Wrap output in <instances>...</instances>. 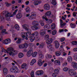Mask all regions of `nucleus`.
<instances>
[{
	"label": "nucleus",
	"mask_w": 77,
	"mask_h": 77,
	"mask_svg": "<svg viewBox=\"0 0 77 77\" xmlns=\"http://www.w3.org/2000/svg\"><path fill=\"white\" fill-rule=\"evenodd\" d=\"M38 64L39 66H42V60L41 59H39L38 61Z\"/></svg>",
	"instance_id": "b1692460"
},
{
	"label": "nucleus",
	"mask_w": 77,
	"mask_h": 77,
	"mask_svg": "<svg viewBox=\"0 0 77 77\" xmlns=\"http://www.w3.org/2000/svg\"><path fill=\"white\" fill-rule=\"evenodd\" d=\"M16 42L17 44H21V39L20 38H18Z\"/></svg>",
	"instance_id": "4c0bfd02"
},
{
	"label": "nucleus",
	"mask_w": 77,
	"mask_h": 77,
	"mask_svg": "<svg viewBox=\"0 0 77 77\" xmlns=\"http://www.w3.org/2000/svg\"><path fill=\"white\" fill-rule=\"evenodd\" d=\"M30 75L32 77H34V71H31Z\"/></svg>",
	"instance_id": "603ef678"
},
{
	"label": "nucleus",
	"mask_w": 77,
	"mask_h": 77,
	"mask_svg": "<svg viewBox=\"0 0 77 77\" xmlns=\"http://www.w3.org/2000/svg\"><path fill=\"white\" fill-rule=\"evenodd\" d=\"M68 73L70 76L75 75L74 77H77V73L73 69H70L69 70Z\"/></svg>",
	"instance_id": "f257e3e1"
},
{
	"label": "nucleus",
	"mask_w": 77,
	"mask_h": 77,
	"mask_svg": "<svg viewBox=\"0 0 77 77\" xmlns=\"http://www.w3.org/2000/svg\"><path fill=\"white\" fill-rule=\"evenodd\" d=\"M8 54L10 56H14L13 52L12 51L8 52Z\"/></svg>",
	"instance_id": "3c124183"
},
{
	"label": "nucleus",
	"mask_w": 77,
	"mask_h": 77,
	"mask_svg": "<svg viewBox=\"0 0 77 77\" xmlns=\"http://www.w3.org/2000/svg\"><path fill=\"white\" fill-rule=\"evenodd\" d=\"M24 56V54L23 53L20 52L18 54V57L19 58H22Z\"/></svg>",
	"instance_id": "bb28decb"
},
{
	"label": "nucleus",
	"mask_w": 77,
	"mask_h": 77,
	"mask_svg": "<svg viewBox=\"0 0 77 77\" xmlns=\"http://www.w3.org/2000/svg\"><path fill=\"white\" fill-rule=\"evenodd\" d=\"M60 25H61V27H63L65 25H66V23H63V22L62 21V20L60 19Z\"/></svg>",
	"instance_id": "a878e982"
},
{
	"label": "nucleus",
	"mask_w": 77,
	"mask_h": 77,
	"mask_svg": "<svg viewBox=\"0 0 77 77\" xmlns=\"http://www.w3.org/2000/svg\"><path fill=\"white\" fill-rule=\"evenodd\" d=\"M67 60L69 62H71L72 60V57L71 56H69L67 57Z\"/></svg>",
	"instance_id": "cd10ccee"
},
{
	"label": "nucleus",
	"mask_w": 77,
	"mask_h": 77,
	"mask_svg": "<svg viewBox=\"0 0 77 77\" xmlns=\"http://www.w3.org/2000/svg\"><path fill=\"white\" fill-rule=\"evenodd\" d=\"M72 65L73 66L74 70L77 69V64L76 63L73 62L72 63Z\"/></svg>",
	"instance_id": "6e6552de"
},
{
	"label": "nucleus",
	"mask_w": 77,
	"mask_h": 77,
	"mask_svg": "<svg viewBox=\"0 0 77 77\" xmlns=\"http://www.w3.org/2000/svg\"><path fill=\"white\" fill-rule=\"evenodd\" d=\"M6 77H15L13 75H8Z\"/></svg>",
	"instance_id": "e2e57ef3"
},
{
	"label": "nucleus",
	"mask_w": 77,
	"mask_h": 77,
	"mask_svg": "<svg viewBox=\"0 0 77 77\" xmlns=\"http://www.w3.org/2000/svg\"><path fill=\"white\" fill-rule=\"evenodd\" d=\"M26 32H22L21 33V36L23 38H25Z\"/></svg>",
	"instance_id": "37998d69"
},
{
	"label": "nucleus",
	"mask_w": 77,
	"mask_h": 77,
	"mask_svg": "<svg viewBox=\"0 0 77 77\" xmlns=\"http://www.w3.org/2000/svg\"><path fill=\"white\" fill-rule=\"evenodd\" d=\"M51 11H48L47 12L45 13V15L46 16H50V15H51Z\"/></svg>",
	"instance_id": "72a5a7b5"
},
{
	"label": "nucleus",
	"mask_w": 77,
	"mask_h": 77,
	"mask_svg": "<svg viewBox=\"0 0 77 77\" xmlns=\"http://www.w3.org/2000/svg\"><path fill=\"white\" fill-rule=\"evenodd\" d=\"M54 63L56 65H60V62L59 60H55L54 61Z\"/></svg>",
	"instance_id": "a211bd4d"
},
{
	"label": "nucleus",
	"mask_w": 77,
	"mask_h": 77,
	"mask_svg": "<svg viewBox=\"0 0 77 77\" xmlns=\"http://www.w3.org/2000/svg\"><path fill=\"white\" fill-rule=\"evenodd\" d=\"M10 70L11 72H18V69L16 66H13L12 68Z\"/></svg>",
	"instance_id": "f03ea898"
},
{
	"label": "nucleus",
	"mask_w": 77,
	"mask_h": 77,
	"mask_svg": "<svg viewBox=\"0 0 77 77\" xmlns=\"http://www.w3.org/2000/svg\"><path fill=\"white\" fill-rule=\"evenodd\" d=\"M44 47V45L43 43H41L39 46L40 48H43Z\"/></svg>",
	"instance_id": "e433bc0d"
},
{
	"label": "nucleus",
	"mask_w": 77,
	"mask_h": 77,
	"mask_svg": "<svg viewBox=\"0 0 77 77\" xmlns=\"http://www.w3.org/2000/svg\"><path fill=\"white\" fill-rule=\"evenodd\" d=\"M54 43L55 44V46L56 48H58L59 47L60 45H59V43L57 41H56L54 42Z\"/></svg>",
	"instance_id": "f8f14e48"
},
{
	"label": "nucleus",
	"mask_w": 77,
	"mask_h": 77,
	"mask_svg": "<svg viewBox=\"0 0 77 77\" xmlns=\"http://www.w3.org/2000/svg\"><path fill=\"white\" fill-rule=\"evenodd\" d=\"M43 19H45V20H46L48 22V23L50 24L53 22V20L51 19H48L47 18L46 16H44L42 17Z\"/></svg>",
	"instance_id": "20e7f679"
},
{
	"label": "nucleus",
	"mask_w": 77,
	"mask_h": 77,
	"mask_svg": "<svg viewBox=\"0 0 77 77\" xmlns=\"http://www.w3.org/2000/svg\"><path fill=\"white\" fill-rule=\"evenodd\" d=\"M6 29H3L2 30L1 33H0V35H2L1 33H5L6 32Z\"/></svg>",
	"instance_id": "6e6d98bb"
},
{
	"label": "nucleus",
	"mask_w": 77,
	"mask_h": 77,
	"mask_svg": "<svg viewBox=\"0 0 77 77\" xmlns=\"http://www.w3.org/2000/svg\"><path fill=\"white\" fill-rule=\"evenodd\" d=\"M29 1H27L25 2V4L26 5H29Z\"/></svg>",
	"instance_id": "774afa93"
},
{
	"label": "nucleus",
	"mask_w": 77,
	"mask_h": 77,
	"mask_svg": "<svg viewBox=\"0 0 77 77\" xmlns=\"http://www.w3.org/2000/svg\"><path fill=\"white\" fill-rule=\"evenodd\" d=\"M36 16V15L34 14H33L31 15L29 17V20H33V19H34L35 18V17Z\"/></svg>",
	"instance_id": "f3484780"
},
{
	"label": "nucleus",
	"mask_w": 77,
	"mask_h": 77,
	"mask_svg": "<svg viewBox=\"0 0 77 77\" xmlns=\"http://www.w3.org/2000/svg\"><path fill=\"white\" fill-rule=\"evenodd\" d=\"M32 24L34 26H38L39 25V23L36 21H34L32 22Z\"/></svg>",
	"instance_id": "4be33fe9"
},
{
	"label": "nucleus",
	"mask_w": 77,
	"mask_h": 77,
	"mask_svg": "<svg viewBox=\"0 0 77 77\" xmlns=\"http://www.w3.org/2000/svg\"><path fill=\"white\" fill-rule=\"evenodd\" d=\"M11 40L10 38H8L3 41V42L4 44H8L9 43H11Z\"/></svg>",
	"instance_id": "39448f33"
},
{
	"label": "nucleus",
	"mask_w": 77,
	"mask_h": 77,
	"mask_svg": "<svg viewBox=\"0 0 77 77\" xmlns=\"http://www.w3.org/2000/svg\"><path fill=\"white\" fill-rule=\"evenodd\" d=\"M50 25L48 24H47L46 25H45L44 27V29L45 30H47L48 29H49V28H50Z\"/></svg>",
	"instance_id": "c756f323"
},
{
	"label": "nucleus",
	"mask_w": 77,
	"mask_h": 77,
	"mask_svg": "<svg viewBox=\"0 0 77 77\" xmlns=\"http://www.w3.org/2000/svg\"><path fill=\"white\" fill-rule=\"evenodd\" d=\"M56 27V25H55V24L52 23L51 25V29L52 30H54V29H55Z\"/></svg>",
	"instance_id": "f704fd0d"
},
{
	"label": "nucleus",
	"mask_w": 77,
	"mask_h": 77,
	"mask_svg": "<svg viewBox=\"0 0 77 77\" xmlns=\"http://www.w3.org/2000/svg\"><path fill=\"white\" fill-rule=\"evenodd\" d=\"M30 8L28 7L26 9V12H30Z\"/></svg>",
	"instance_id": "de8ad7c7"
},
{
	"label": "nucleus",
	"mask_w": 77,
	"mask_h": 77,
	"mask_svg": "<svg viewBox=\"0 0 77 77\" xmlns=\"http://www.w3.org/2000/svg\"><path fill=\"white\" fill-rule=\"evenodd\" d=\"M44 8L45 10H49L50 8V7L49 5L47 4L44 5Z\"/></svg>",
	"instance_id": "9b49d317"
},
{
	"label": "nucleus",
	"mask_w": 77,
	"mask_h": 77,
	"mask_svg": "<svg viewBox=\"0 0 77 77\" xmlns=\"http://www.w3.org/2000/svg\"><path fill=\"white\" fill-rule=\"evenodd\" d=\"M32 35V34L30 32H25V36H26V37H28L29 38Z\"/></svg>",
	"instance_id": "2eb2a0df"
},
{
	"label": "nucleus",
	"mask_w": 77,
	"mask_h": 77,
	"mask_svg": "<svg viewBox=\"0 0 77 77\" xmlns=\"http://www.w3.org/2000/svg\"><path fill=\"white\" fill-rule=\"evenodd\" d=\"M53 39L52 38H48L46 41V44H47L48 45L50 44L53 42Z\"/></svg>",
	"instance_id": "1a4fd4ad"
},
{
	"label": "nucleus",
	"mask_w": 77,
	"mask_h": 77,
	"mask_svg": "<svg viewBox=\"0 0 77 77\" xmlns=\"http://www.w3.org/2000/svg\"><path fill=\"white\" fill-rule=\"evenodd\" d=\"M63 70L64 71H68V69L67 67H65L63 69Z\"/></svg>",
	"instance_id": "4d7b16f0"
},
{
	"label": "nucleus",
	"mask_w": 77,
	"mask_h": 77,
	"mask_svg": "<svg viewBox=\"0 0 77 77\" xmlns=\"http://www.w3.org/2000/svg\"><path fill=\"white\" fill-rule=\"evenodd\" d=\"M22 27L26 30H29V25L27 24H24L22 25Z\"/></svg>",
	"instance_id": "423d86ee"
},
{
	"label": "nucleus",
	"mask_w": 77,
	"mask_h": 77,
	"mask_svg": "<svg viewBox=\"0 0 77 77\" xmlns=\"http://www.w3.org/2000/svg\"><path fill=\"white\" fill-rule=\"evenodd\" d=\"M72 44L73 45H77V41H73L72 42Z\"/></svg>",
	"instance_id": "5fc2aeb1"
},
{
	"label": "nucleus",
	"mask_w": 77,
	"mask_h": 77,
	"mask_svg": "<svg viewBox=\"0 0 77 77\" xmlns=\"http://www.w3.org/2000/svg\"><path fill=\"white\" fill-rule=\"evenodd\" d=\"M29 38H30L29 40L31 42H33V41H34V40L35 39V36H32V35L30 36V37Z\"/></svg>",
	"instance_id": "5701e85b"
},
{
	"label": "nucleus",
	"mask_w": 77,
	"mask_h": 77,
	"mask_svg": "<svg viewBox=\"0 0 77 77\" xmlns=\"http://www.w3.org/2000/svg\"><path fill=\"white\" fill-rule=\"evenodd\" d=\"M44 73V72L42 70H39L36 72V74L39 75H42Z\"/></svg>",
	"instance_id": "ddd939ff"
},
{
	"label": "nucleus",
	"mask_w": 77,
	"mask_h": 77,
	"mask_svg": "<svg viewBox=\"0 0 77 77\" xmlns=\"http://www.w3.org/2000/svg\"><path fill=\"white\" fill-rule=\"evenodd\" d=\"M59 72V70L57 69H56L54 70V73L55 74H56L57 75L58 73Z\"/></svg>",
	"instance_id": "a19ab883"
},
{
	"label": "nucleus",
	"mask_w": 77,
	"mask_h": 77,
	"mask_svg": "<svg viewBox=\"0 0 77 77\" xmlns=\"http://www.w3.org/2000/svg\"><path fill=\"white\" fill-rule=\"evenodd\" d=\"M27 47H28V44L27 43H26L25 44H21L19 45V48L20 49L24 48H26Z\"/></svg>",
	"instance_id": "7ed1b4c3"
},
{
	"label": "nucleus",
	"mask_w": 77,
	"mask_h": 77,
	"mask_svg": "<svg viewBox=\"0 0 77 77\" xmlns=\"http://www.w3.org/2000/svg\"><path fill=\"white\" fill-rule=\"evenodd\" d=\"M39 23L41 24L42 26H44V21H43L40 20L39 21Z\"/></svg>",
	"instance_id": "a18cd8bd"
},
{
	"label": "nucleus",
	"mask_w": 77,
	"mask_h": 77,
	"mask_svg": "<svg viewBox=\"0 0 77 77\" xmlns=\"http://www.w3.org/2000/svg\"><path fill=\"white\" fill-rule=\"evenodd\" d=\"M21 67L23 69L25 68V69H26V67H27V64L25 63H23L21 66Z\"/></svg>",
	"instance_id": "7c9ffc66"
},
{
	"label": "nucleus",
	"mask_w": 77,
	"mask_h": 77,
	"mask_svg": "<svg viewBox=\"0 0 77 77\" xmlns=\"http://www.w3.org/2000/svg\"><path fill=\"white\" fill-rule=\"evenodd\" d=\"M42 3V2L41 0H37V1H35L34 2V4L35 5H38L39 4H41Z\"/></svg>",
	"instance_id": "4468645a"
},
{
	"label": "nucleus",
	"mask_w": 77,
	"mask_h": 77,
	"mask_svg": "<svg viewBox=\"0 0 77 77\" xmlns=\"http://www.w3.org/2000/svg\"><path fill=\"white\" fill-rule=\"evenodd\" d=\"M36 59H32V61L30 63V65H33L34 64V63H36Z\"/></svg>",
	"instance_id": "aec40b11"
},
{
	"label": "nucleus",
	"mask_w": 77,
	"mask_h": 77,
	"mask_svg": "<svg viewBox=\"0 0 77 77\" xmlns=\"http://www.w3.org/2000/svg\"><path fill=\"white\" fill-rule=\"evenodd\" d=\"M7 50L8 51L11 52L13 51V49L12 47H10L7 49Z\"/></svg>",
	"instance_id": "79ce46f5"
},
{
	"label": "nucleus",
	"mask_w": 77,
	"mask_h": 77,
	"mask_svg": "<svg viewBox=\"0 0 77 77\" xmlns=\"http://www.w3.org/2000/svg\"><path fill=\"white\" fill-rule=\"evenodd\" d=\"M38 53L39 55V59H43L44 58V55L42 54V52L41 51H38Z\"/></svg>",
	"instance_id": "9d476101"
},
{
	"label": "nucleus",
	"mask_w": 77,
	"mask_h": 77,
	"mask_svg": "<svg viewBox=\"0 0 77 77\" xmlns=\"http://www.w3.org/2000/svg\"><path fill=\"white\" fill-rule=\"evenodd\" d=\"M48 58L49 59H50V58H51L52 57V56L51 55L48 54L47 55Z\"/></svg>",
	"instance_id": "052dcab7"
},
{
	"label": "nucleus",
	"mask_w": 77,
	"mask_h": 77,
	"mask_svg": "<svg viewBox=\"0 0 77 77\" xmlns=\"http://www.w3.org/2000/svg\"><path fill=\"white\" fill-rule=\"evenodd\" d=\"M5 4H6L7 7H9V6H11V4L8 3H5Z\"/></svg>",
	"instance_id": "0e129e2a"
},
{
	"label": "nucleus",
	"mask_w": 77,
	"mask_h": 77,
	"mask_svg": "<svg viewBox=\"0 0 77 77\" xmlns=\"http://www.w3.org/2000/svg\"><path fill=\"white\" fill-rule=\"evenodd\" d=\"M40 34L42 36H44V35L45 34V31L40 32Z\"/></svg>",
	"instance_id": "ea45409f"
},
{
	"label": "nucleus",
	"mask_w": 77,
	"mask_h": 77,
	"mask_svg": "<svg viewBox=\"0 0 77 77\" xmlns=\"http://www.w3.org/2000/svg\"><path fill=\"white\" fill-rule=\"evenodd\" d=\"M68 63H64L63 64V66H66Z\"/></svg>",
	"instance_id": "69168bd1"
},
{
	"label": "nucleus",
	"mask_w": 77,
	"mask_h": 77,
	"mask_svg": "<svg viewBox=\"0 0 77 77\" xmlns=\"http://www.w3.org/2000/svg\"><path fill=\"white\" fill-rule=\"evenodd\" d=\"M38 54V52H35L32 54V57H35Z\"/></svg>",
	"instance_id": "473e14b6"
},
{
	"label": "nucleus",
	"mask_w": 77,
	"mask_h": 77,
	"mask_svg": "<svg viewBox=\"0 0 77 77\" xmlns=\"http://www.w3.org/2000/svg\"><path fill=\"white\" fill-rule=\"evenodd\" d=\"M55 54L57 56H60L61 55V52L60 51H57L55 52Z\"/></svg>",
	"instance_id": "c85d7f7f"
},
{
	"label": "nucleus",
	"mask_w": 77,
	"mask_h": 77,
	"mask_svg": "<svg viewBox=\"0 0 77 77\" xmlns=\"http://www.w3.org/2000/svg\"><path fill=\"white\" fill-rule=\"evenodd\" d=\"M65 38H61L60 39V41H61V42H63V41H64L65 40Z\"/></svg>",
	"instance_id": "680f3d73"
},
{
	"label": "nucleus",
	"mask_w": 77,
	"mask_h": 77,
	"mask_svg": "<svg viewBox=\"0 0 77 77\" xmlns=\"http://www.w3.org/2000/svg\"><path fill=\"white\" fill-rule=\"evenodd\" d=\"M34 33L35 34V35L36 36H37L39 34V33H38V32L36 31L34 32Z\"/></svg>",
	"instance_id": "bf43d9fd"
},
{
	"label": "nucleus",
	"mask_w": 77,
	"mask_h": 77,
	"mask_svg": "<svg viewBox=\"0 0 77 77\" xmlns=\"http://www.w3.org/2000/svg\"><path fill=\"white\" fill-rule=\"evenodd\" d=\"M14 27L16 30H20V26L16 24L14 26Z\"/></svg>",
	"instance_id": "c9c22d12"
},
{
	"label": "nucleus",
	"mask_w": 77,
	"mask_h": 77,
	"mask_svg": "<svg viewBox=\"0 0 77 77\" xmlns=\"http://www.w3.org/2000/svg\"><path fill=\"white\" fill-rule=\"evenodd\" d=\"M41 27L39 26H35V30H37V29H40Z\"/></svg>",
	"instance_id": "13d9d810"
},
{
	"label": "nucleus",
	"mask_w": 77,
	"mask_h": 77,
	"mask_svg": "<svg viewBox=\"0 0 77 77\" xmlns=\"http://www.w3.org/2000/svg\"><path fill=\"white\" fill-rule=\"evenodd\" d=\"M70 25L71 27V28H72L73 29L75 28V23L73 24L72 23H70Z\"/></svg>",
	"instance_id": "58836bf2"
},
{
	"label": "nucleus",
	"mask_w": 77,
	"mask_h": 77,
	"mask_svg": "<svg viewBox=\"0 0 77 77\" xmlns=\"http://www.w3.org/2000/svg\"><path fill=\"white\" fill-rule=\"evenodd\" d=\"M33 49H30L28 52H27L26 55L28 57H30L32 56V54H33Z\"/></svg>",
	"instance_id": "0eeeda50"
},
{
	"label": "nucleus",
	"mask_w": 77,
	"mask_h": 77,
	"mask_svg": "<svg viewBox=\"0 0 77 77\" xmlns=\"http://www.w3.org/2000/svg\"><path fill=\"white\" fill-rule=\"evenodd\" d=\"M74 59L75 60H77V54H75L74 55Z\"/></svg>",
	"instance_id": "864d4df0"
},
{
	"label": "nucleus",
	"mask_w": 77,
	"mask_h": 77,
	"mask_svg": "<svg viewBox=\"0 0 77 77\" xmlns=\"http://www.w3.org/2000/svg\"><path fill=\"white\" fill-rule=\"evenodd\" d=\"M3 71L5 75H7V73H8V69H7V68H4L3 70Z\"/></svg>",
	"instance_id": "6ab92c4d"
},
{
	"label": "nucleus",
	"mask_w": 77,
	"mask_h": 77,
	"mask_svg": "<svg viewBox=\"0 0 77 77\" xmlns=\"http://www.w3.org/2000/svg\"><path fill=\"white\" fill-rule=\"evenodd\" d=\"M50 2L53 5H56L57 4L56 1L55 0H50Z\"/></svg>",
	"instance_id": "2f4dec72"
},
{
	"label": "nucleus",
	"mask_w": 77,
	"mask_h": 77,
	"mask_svg": "<svg viewBox=\"0 0 77 77\" xmlns=\"http://www.w3.org/2000/svg\"><path fill=\"white\" fill-rule=\"evenodd\" d=\"M47 47L48 48L50 49L52 48V45L51 44L48 45Z\"/></svg>",
	"instance_id": "8fccbe9b"
},
{
	"label": "nucleus",
	"mask_w": 77,
	"mask_h": 77,
	"mask_svg": "<svg viewBox=\"0 0 77 77\" xmlns=\"http://www.w3.org/2000/svg\"><path fill=\"white\" fill-rule=\"evenodd\" d=\"M13 54L14 56L18 54V51H13Z\"/></svg>",
	"instance_id": "09e8293b"
},
{
	"label": "nucleus",
	"mask_w": 77,
	"mask_h": 77,
	"mask_svg": "<svg viewBox=\"0 0 77 77\" xmlns=\"http://www.w3.org/2000/svg\"><path fill=\"white\" fill-rule=\"evenodd\" d=\"M57 33V31H56V30H54L52 31V35H56V34Z\"/></svg>",
	"instance_id": "c03bdc74"
},
{
	"label": "nucleus",
	"mask_w": 77,
	"mask_h": 77,
	"mask_svg": "<svg viewBox=\"0 0 77 77\" xmlns=\"http://www.w3.org/2000/svg\"><path fill=\"white\" fill-rule=\"evenodd\" d=\"M16 17L18 19H20L22 17V14L21 13H19L16 15Z\"/></svg>",
	"instance_id": "dca6fc26"
},
{
	"label": "nucleus",
	"mask_w": 77,
	"mask_h": 77,
	"mask_svg": "<svg viewBox=\"0 0 77 77\" xmlns=\"http://www.w3.org/2000/svg\"><path fill=\"white\" fill-rule=\"evenodd\" d=\"M17 62L18 64H20L22 63L23 61L21 60H17Z\"/></svg>",
	"instance_id": "49530a36"
},
{
	"label": "nucleus",
	"mask_w": 77,
	"mask_h": 77,
	"mask_svg": "<svg viewBox=\"0 0 77 77\" xmlns=\"http://www.w3.org/2000/svg\"><path fill=\"white\" fill-rule=\"evenodd\" d=\"M14 14H12L11 15V14L10 13H8L7 14H6L5 15L6 17H14Z\"/></svg>",
	"instance_id": "412c9836"
},
{
	"label": "nucleus",
	"mask_w": 77,
	"mask_h": 77,
	"mask_svg": "<svg viewBox=\"0 0 77 77\" xmlns=\"http://www.w3.org/2000/svg\"><path fill=\"white\" fill-rule=\"evenodd\" d=\"M60 25H61V27H63L65 25H66V23H63V22L62 21V20L60 19Z\"/></svg>",
	"instance_id": "393cba45"
},
{
	"label": "nucleus",
	"mask_w": 77,
	"mask_h": 77,
	"mask_svg": "<svg viewBox=\"0 0 77 77\" xmlns=\"http://www.w3.org/2000/svg\"><path fill=\"white\" fill-rule=\"evenodd\" d=\"M6 51V50L3 48H2V52H5Z\"/></svg>",
	"instance_id": "338daca9"
}]
</instances>
